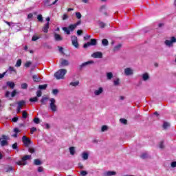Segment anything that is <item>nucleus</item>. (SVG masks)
I'll list each match as a JSON object with an SVG mask.
<instances>
[{
    "instance_id": "obj_1",
    "label": "nucleus",
    "mask_w": 176,
    "mask_h": 176,
    "mask_svg": "<svg viewBox=\"0 0 176 176\" xmlns=\"http://www.w3.org/2000/svg\"><path fill=\"white\" fill-rule=\"evenodd\" d=\"M65 74H67V69H60L54 74V76L58 80L64 79V76H65Z\"/></svg>"
},
{
    "instance_id": "obj_2",
    "label": "nucleus",
    "mask_w": 176,
    "mask_h": 176,
    "mask_svg": "<svg viewBox=\"0 0 176 176\" xmlns=\"http://www.w3.org/2000/svg\"><path fill=\"white\" fill-rule=\"evenodd\" d=\"M30 159H31V155H25L22 157V161H18L16 164L18 166H26L27 160H30Z\"/></svg>"
},
{
    "instance_id": "obj_3",
    "label": "nucleus",
    "mask_w": 176,
    "mask_h": 176,
    "mask_svg": "<svg viewBox=\"0 0 176 176\" xmlns=\"http://www.w3.org/2000/svg\"><path fill=\"white\" fill-rule=\"evenodd\" d=\"M50 107L52 112H57V105H56V99L51 98L50 100Z\"/></svg>"
},
{
    "instance_id": "obj_4",
    "label": "nucleus",
    "mask_w": 176,
    "mask_h": 176,
    "mask_svg": "<svg viewBox=\"0 0 176 176\" xmlns=\"http://www.w3.org/2000/svg\"><path fill=\"white\" fill-rule=\"evenodd\" d=\"M176 43V38L174 36H172L170 38V40H166L164 43L166 46H168L169 47H173V43Z\"/></svg>"
},
{
    "instance_id": "obj_5",
    "label": "nucleus",
    "mask_w": 176,
    "mask_h": 176,
    "mask_svg": "<svg viewBox=\"0 0 176 176\" xmlns=\"http://www.w3.org/2000/svg\"><path fill=\"white\" fill-rule=\"evenodd\" d=\"M97 45V40L96 38L91 39L90 42H87V43L84 44L83 47L86 49L89 47V46H94Z\"/></svg>"
},
{
    "instance_id": "obj_6",
    "label": "nucleus",
    "mask_w": 176,
    "mask_h": 176,
    "mask_svg": "<svg viewBox=\"0 0 176 176\" xmlns=\"http://www.w3.org/2000/svg\"><path fill=\"white\" fill-rule=\"evenodd\" d=\"M72 43L76 49H79V43H78V37L76 36H72Z\"/></svg>"
},
{
    "instance_id": "obj_7",
    "label": "nucleus",
    "mask_w": 176,
    "mask_h": 176,
    "mask_svg": "<svg viewBox=\"0 0 176 176\" xmlns=\"http://www.w3.org/2000/svg\"><path fill=\"white\" fill-rule=\"evenodd\" d=\"M22 141L26 148H28V146H30V144H31V139L24 135L22 137Z\"/></svg>"
},
{
    "instance_id": "obj_8",
    "label": "nucleus",
    "mask_w": 176,
    "mask_h": 176,
    "mask_svg": "<svg viewBox=\"0 0 176 176\" xmlns=\"http://www.w3.org/2000/svg\"><path fill=\"white\" fill-rule=\"evenodd\" d=\"M60 67H68V65H69V62L67 59L60 58Z\"/></svg>"
},
{
    "instance_id": "obj_9",
    "label": "nucleus",
    "mask_w": 176,
    "mask_h": 176,
    "mask_svg": "<svg viewBox=\"0 0 176 176\" xmlns=\"http://www.w3.org/2000/svg\"><path fill=\"white\" fill-rule=\"evenodd\" d=\"M133 70L131 67H127L124 69V74L126 76H130L133 75Z\"/></svg>"
},
{
    "instance_id": "obj_10",
    "label": "nucleus",
    "mask_w": 176,
    "mask_h": 176,
    "mask_svg": "<svg viewBox=\"0 0 176 176\" xmlns=\"http://www.w3.org/2000/svg\"><path fill=\"white\" fill-rule=\"evenodd\" d=\"M90 64H94V62L93 60H89L87 62H85L82 63L80 65V69H83L85 67H87V65H90Z\"/></svg>"
},
{
    "instance_id": "obj_11",
    "label": "nucleus",
    "mask_w": 176,
    "mask_h": 176,
    "mask_svg": "<svg viewBox=\"0 0 176 176\" xmlns=\"http://www.w3.org/2000/svg\"><path fill=\"white\" fill-rule=\"evenodd\" d=\"M91 57L94 58H102V54L100 52H96L91 54Z\"/></svg>"
},
{
    "instance_id": "obj_12",
    "label": "nucleus",
    "mask_w": 176,
    "mask_h": 176,
    "mask_svg": "<svg viewBox=\"0 0 176 176\" xmlns=\"http://www.w3.org/2000/svg\"><path fill=\"white\" fill-rule=\"evenodd\" d=\"M50 27V23H47L46 24L44 25L42 31H43V32H45V34H47V32H49V28Z\"/></svg>"
},
{
    "instance_id": "obj_13",
    "label": "nucleus",
    "mask_w": 176,
    "mask_h": 176,
    "mask_svg": "<svg viewBox=\"0 0 176 176\" xmlns=\"http://www.w3.org/2000/svg\"><path fill=\"white\" fill-rule=\"evenodd\" d=\"M102 93H104V88H102V87H99L98 89H96L94 91V94L96 96H100V95L102 94Z\"/></svg>"
},
{
    "instance_id": "obj_14",
    "label": "nucleus",
    "mask_w": 176,
    "mask_h": 176,
    "mask_svg": "<svg viewBox=\"0 0 176 176\" xmlns=\"http://www.w3.org/2000/svg\"><path fill=\"white\" fill-rule=\"evenodd\" d=\"M32 79L34 82H39L41 80H42V78L39 77L38 74H34L32 76Z\"/></svg>"
},
{
    "instance_id": "obj_15",
    "label": "nucleus",
    "mask_w": 176,
    "mask_h": 176,
    "mask_svg": "<svg viewBox=\"0 0 176 176\" xmlns=\"http://www.w3.org/2000/svg\"><path fill=\"white\" fill-rule=\"evenodd\" d=\"M54 37L56 42H60V41H63V37H61V36L57 33L54 34Z\"/></svg>"
},
{
    "instance_id": "obj_16",
    "label": "nucleus",
    "mask_w": 176,
    "mask_h": 176,
    "mask_svg": "<svg viewBox=\"0 0 176 176\" xmlns=\"http://www.w3.org/2000/svg\"><path fill=\"white\" fill-rule=\"evenodd\" d=\"M104 176H112V175H116V172L115 171H106L103 173Z\"/></svg>"
},
{
    "instance_id": "obj_17",
    "label": "nucleus",
    "mask_w": 176,
    "mask_h": 176,
    "mask_svg": "<svg viewBox=\"0 0 176 176\" xmlns=\"http://www.w3.org/2000/svg\"><path fill=\"white\" fill-rule=\"evenodd\" d=\"M142 78L144 82H146V80H149V74L148 73H144L142 75Z\"/></svg>"
},
{
    "instance_id": "obj_18",
    "label": "nucleus",
    "mask_w": 176,
    "mask_h": 176,
    "mask_svg": "<svg viewBox=\"0 0 176 176\" xmlns=\"http://www.w3.org/2000/svg\"><path fill=\"white\" fill-rule=\"evenodd\" d=\"M26 102L25 100H21L19 102H17V107L19 108H23V107H24V105H25Z\"/></svg>"
},
{
    "instance_id": "obj_19",
    "label": "nucleus",
    "mask_w": 176,
    "mask_h": 176,
    "mask_svg": "<svg viewBox=\"0 0 176 176\" xmlns=\"http://www.w3.org/2000/svg\"><path fill=\"white\" fill-rule=\"evenodd\" d=\"M45 6H52V0H43Z\"/></svg>"
},
{
    "instance_id": "obj_20",
    "label": "nucleus",
    "mask_w": 176,
    "mask_h": 176,
    "mask_svg": "<svg viewBox=\"0 0 176 176\" xmlns=\"http://www.w3.org/2000/svg\"><path fill=\"white\" fill-rule=\"evenodd\" d=\"M47 100H49L48 97H43L40 100V102H41L43 105H46V102L47 101Z\"/></svg>"
},
{
    "instance_id": "obj_21",
    "label": "nucleus",
    "mask_w": 176,
    "mask_h": 176,
    "mask_svg": "<svg viewBox=\"0 0 176 176\" xmlns=\"http://www.w3.org/2000/svg\"><path fill=\"white\" fill-rule=\"evenodd\" d=\"M106 76H107L108 80H111V79H112V78H113V74H112V72H107L106 74Z\"/></svg>"
},
{
    "instance_id": "obj_22",
    "label": "nucleus",
    "mask_w": 176,
    "mask_h": 176,
    "mask_svg": "<svg viewBox=\"0 0 176 176\" xmlns=\"http://www.w3.org/2000/svg\"><path fill=\"white\" fill-rule=\"evenodd\" d=\"M82 157L83 160H87L89 159V153L84 152L82 153Z\"/></svg>"
},
{
    "instance_id": "obj_23",
    "label": "nucleus",
    "mask_w": 176,
    "mask_h": 176,
    "mask_svg": "<svg viewBox=\"0 0 176 176\" xmlns=\"http://www.w3.org/2000/svg\"><path fill=\"white\" fill-rule=\"evenodd\" d=\"M7 86L10 87V89H14L15 85H14V82L8 81L7 82Z\"/></svg>"
},
{
    "instance_id": "obj_24",
    "label": "nucleus",
    "mask_w": 176,
    "mask_h": 176,
    "mask_svg": "<svg viewBox=\"0 0 176 176\" xmlns=\"http://www.w3.org/2000/svg\"><path fill=\"white\" fill-rule=\"evenodd\" d=\"M121 48H122V44H118L114 47L113 52H118L120 50Z\"/></svg>"
},
{
    "instance_id": "obj_25",
    "label": "nucleus",
    "mask_w": 176,
    "mask_h": 176,
    "mask_svg": "<svg viewBox=\"0 0 176 176\" xmlns=\"http://www.w3.org/2000/svg\"><path fill=\"white\" fill-rule=\"evenodd\" d=\"M113 85L114 86H119V85H120V79L117 78L116 80H114Z\"/></svg>"
},
{
    "instance_id": "obj_26",
    "label": "nucleus",
    "mask_w": 176,
    "mask_h": 176,
    "mask_svg": "<svg viewBox=\"0 0 176 176\" xmlns=\"http://www.w3.org/2000/svg\"><path fill=\"white\" fill-rule=\"evenodd\" d=\"M70 86H74V87H76V86H79V80H76L75 82H71Z\"/></svg>"
},
{
    "instance_id": "obj_27",
    "label": "nucleus",
    "mask_w": 176,
    "mask_h": 176,
    "mask_svg": "<svg viewBox=\"0 0 176 176\" xmlns=\"http://www.w3.org/2000/svg\"><path fill=\"white\" fill-rule=\"evenodd\" d=\"M63 30L65 32H66V34H67V35H70V34H71V30H69V29H68V28H67V27H63Z\"/></svg>"
},
{
    "instance_id": "obj_28",
    "label": "nucleus",
    "mask_w": 176,
    "mask_h": 176,
    "mask_svg": "<svg viewBox=\"0 0 176 176\" xmlns=\"http://www.w3.org/2000/svg\"><path fill=\"white\" fill-rule=\"evenodd\" d=\"M102 45L103 46H108V45H109V43L108 42V40L107 38H104L102 41Z\"/></svg>"
},
{
    "instance_id": "obj_29",
    "label": "nucleus",
    "mask_w": 176,
    "mask_h": 176,
    "mask_svg": "<svg viewBox=\"0 0 176 176\" xmlns=\"http://www.w3.org/2000/svg\"><path fill=\"white\" fill-rule=\"evenodd\" d=\"M75 28H76V25H75V24H72V25H69V27H68V29L70 31H74V30H75Z\"/></svg>"
},
{
    "instance_id": "obj_30",
    "label": "nucleus",
    "mask_w": 176,
    "mask_h": 176,
    "mask_svg": "<svg viewBox=\"0 0 176 176\" xmlns=\"http://www.w3.org/2000/svg\"><path fill=\"white\" fill-rule=\"evenodd\" d=\"M141 159H148L149 157V155L146 153H144L140 155Z\"/></svg>"
},
{
    "instance_id": "obj_31",
    "label": "nucleus",
    "mask_w": 176,
    "mask_h": 176,
    "mask_svg": "<svg viewBox=\"0 0 176 176\" xmlns=\"http://www.w3.org/2000/svg\"><path fill=\"white\" fill-rule=\"evenodd\" d=\"M34 164L35 166H41V164H42V162H41L39 159H36L34 160Z\"/></svg>"
},
{
    "instance_id": "obj_32",
    "label": "nucleus",
    "mask_w": 176,
    "mask_h": 176,
    "mask_svg": "<svg viewBox=\"0 0 176 176\" xmlns=\"http://www.w3.org/2000/svg\"><path fill=\"white\" fill-rule=\"evenodd\" d=\"M47 88V85L45 84L43 85H39L38 86V89L40 90H46V89Z\"/></svg>"
},
{
    "instance_id": "obj_33",
    "label": "nucleus",
    "mask_w": 176,
    "mask_h": 176,
    "mask_svg": "<svg viewBox=\"0 0 176 176\" xmlns=\"http://www.w3.org/2000/svg\"><path fill=\"white\" fill-rule=\"evenodd\" d=\"M69 152L72 156L75 155V147H69Z\"/></svg>"
},
{
    "instance_id": "obj_34",
    "label": "nucleus",
    "mask_w": 176,
    "mask_h": 176,
    "mask_svg": "<svg viewBox=\"0 0 176 176\" xmlns=\"http://www.w3.org/2000/svg\"><path fill=\"white\" fill-rule=\"evenodd\" d=\"M6 173H10V171L13 170V167L12 166H8L5 168Z\"/></svg>"
},
{
    "instance_id": "obj_35",
    "label": "nucleus",
    "mask_w": 176,
    "mask_h": 176,
    "mask_svg": "<svg viewBox=\"0 0 176 176\" xmlns=\"http://www.w3.org/2000/svg\"><path fill=\"white\" fill-rule=\"evenodd\" d=\"M8 145V142L6 140H2L1 142V146H6Z\"/></svg>"
},
{
    "instance_id": "obj_36",
    "label": "nucleus",
    "mask_w": 176,
    "mask_h": 176,
    "mask_svg": "<svg viewBox=\"0 0 176 176\" xmlns=\"http://www.w3.org/2000/svg\"><path fill=\"white\" fill-rule=\"evenodd\" d=\"M159 148L160 149H164V141H161L159 144Z\"/></svg>"
},
{
    "instance_id": "obj_37",
    "label": "nucleus",
    "mask_w": 176,
    "mask_h": 176,
    "mask_svg": "<svg viewBox=\"0 0 176 176\" xmlns=\"http://www.w3.org/2000/svg\"><path fill=\"white\" fill-rule=\"evenodd\" d=\"M27 116H28V113L25 111H22V117L23 119H27Z\"/></svg>"
},
{
    "instance_id": "obj_38",
    "label": "nucleus",
    "mask_w": 176,
    "mask_h": 176,
    "mask_svg": "<svg viewBox=\"0 0 176 176\" xmlns=\"http://www.w3.org/2000/svg\"><path fill=\"white\" fill-rule=\"evenodd\" d=\"M168 127H170V124L168 122H164L163 124V128L166 130V129H168Z\"/></svg>"
},
{
    "instance_id": "obj_39",
    "label": "nucleus",
    "mask_w": 176,
    "mask_h": 176,
    "mask_svg": "<svg viewBox=\"0 0 176 176\" xmlns=\"http://www.w3.org/2000/svg\"><path fill=\"white\" fill-rule=\"evenodd\" d=\"M21 88L27 89H28V85L27 83H23L21 85Z\"/></svg>"
},
{
    "instance_id": "obj_40",
    "label": "nucleus",
    "mask_w": 176,
    "mask_h": 176,
    "mask_svg": "<svg viewBox=\"0 0 176 176\" xmlns=\"http://www.w3.org/2000/svg\"><path fill=\"white\" fill-rule=\"evenodd\" d=\"M15 67H21V59H19L17 61H16V63L15 65Z\"/></svg>"
},
{
    "instance_id": "obj_41",
    "label": "nucleus",
    "mask_w": 176,
    "mask_h": 176,
    "mask_svg": "<svg viewBox=\"0 0 176 176\" xmlns=\"http://www.w3.org/2000/svg\"><path fill=\"white\" fill-rule=\"evenodd\" d=\"M38 97L31 98L30 99V102H36L38 101Z\"/></svg>"
},
{
    "instance_id": "obj_42",
    "label": "nucleus",
    "mask_w": 176,
    "mask_h": 176,
    "mask_svg": "<svg viewBox=\"0 0 176 176\" xmlns=\"http://www.w3.org/2000/svg\"><path fill=\"white\" fill-rule=\"evenodd\" d=\"M37 19H38V21L42 23V21H43V16H42V14H38L37 16Z\"/></svg>"
},
{
    "instance_id": "obj_43",
    "label": "nucleus",
    "mask_w": 176,
    "mask_h": 176,
    "mask_svg": "<svg viewBox=\"0 0 176 176\" xmlns=\"http://www.w3.org/2000/svg\"><path fill=\"white\" fill-rule=\"evenodd\" d=\"M32 63L31 61H28L25 63V67L26 68H29V67H31Z\"/></svg>"
},
{
    "instance_id": "obj_44",
    "label": "nucleus",
    "mask_w": 176,
    "mask_h": 176,
    "mask_svg": "<svg viewBox=\"0 0 176 176\" xmlns=\"http://www.w3.org/2000/svg\"><path fill=\"white\" fill-rule=\"evenodd\" d=\"M120 122L122 123V124H127V120L124 118L120 119Z\"/></svg>"
},
{
    "instance_id": "obj_45",
    "label": "nucleus",
    "mask_w": 176,
    "mask_h": 176,
    "mask_svg": "<svg viewBox=\"0 0 176 176\" xmlns=\"http://www.w3.org/2000/svg\"><path fill=\"white\" fill-rule=\"evenodd\" d=\"M38 39H39V36H38L36 35L33 36L32 38V41L33 42H35L36 41H38Z\"/></svg>"
},
{
    "instance_id": "obj_46",
    "label": "nucleus",
    "mask_w": 176,
    "mask_h": 176,
    "mask_svg": "<svg viewBox=\"0 0 176 176\" xmlns=\"http://www.w3.org/2000/svg\"><path fill=\"white\" fill-rule=\"evenodd\" d=\"M4 23H6V24H8V25H9V27H10V25H15L16 23H13V22H8L7 21H4Z\"/></svg>"
},
{
    "instance_id": "obj_47",
    "label": "nucleus",
    "mask_w": 176,
    "mask_h": 176,
    "mask_svg": "<svg viewBox=\"0 0 176 176\" xmlns=\"http://www.w3.org/2000/svg\"><path fill=\"white\" fill-rule=\"evenodd\" d=\"M107 130H108V126L107 125H104L102 126V132L104 133V131H107Z\"/></svg>"
},
{
    "instance_id": "obj_48",
    "label": "nucleus",
    "mask_w": 176,
    "mask_h": 176,
    "mask_svg": "<svg viewBox=\"0 0 176 176\" xmlns=\"http://www.w3.org/2000/svg\"><path fill=\"white\" fill-rule=\"evenodd\" d=\"M34 122L36 123V124H39V123H41V120H39L38 118H35L34 119Z\"/></svg>"
},
{
    "instance_id": "obj_49",
    "label": "nucleus",
    "mask_w": 176,
    "mask_h": 176,
    "mask_svg": "<svg viewBox=\"0 0 176 176\" xmlns=\"http://www.w3.org/2000/svg\"><path fill=\"white\" fill-rule=\"evenodd\" d=\"M106 24L104 22H99V26L100 28H105Z\"/></svg>"
},
{
    "instance_id": "obj_50",
    "label": "nucleus",
    "mask_w": 176,
    "mask_h": 176,
    "mask_svg": "<svg viewBox=\"0 0 176 176\" xmlns=\"http://www.w3.org/2000/svg\"><path fill=\"white\" fill-rule=\"evenodd\" d=\"M52 94H54V96H57L58 94V89H53Z\"/></svg>"
},
{
    "instance_id": "obj_51",
    "label": "nucleus",
    "mask_w": 176,
    "mask_h": 176,
    "mask_svg": "<svg viewBox=\"0 0 176 176\" xmlns=\"http://www.w3.org/2000/svg\"><path fill=\"white\" fill-rule=\"evenodd\" d=\"M76 17L77 19H82V14H80V12H76Z\"/></svg>"
},
{
    "instance_id": "obj_52",
    "label": "nucleus",
    "mask_w": 176,
    "mask_h": 176,
    "mask_svg": "<svg viewBox=\"0 0 176 176\" xmlns=\"http://www.w3.org/2000/svg\"><path fill=\"white\" fill-rule=\"evenodd\" d=\"M8 71H10V72H14V74H16V69H14V67H10Z\"/></svg>"
},
{
    "instance_id": "obj_53",
    "label": "nucleus",
    "mask_w": 176,
    "mask_h": 176,
    "mask_svg": "<svg viewBox=\"0 0 176 176\" xmlns=\"http://www.w3.org/2000/svg\"><path fill=\"white\" fill-rule=\"evenodd\" d=\"M28 151L30 153H35V148H32V147H30L28 148Z\"/></svg>"
},
{
    "instance_id": "obj_54",
    "label": "nucleus",
    "mask_w": 176,
    "mask_h": 176,
    "mask_svg": "<svg viewBox=\"0 0 176 176\" xmlns=\"http://www.w3.org/2000/svg\"><path fill=\"white\" fill-rule=\"evenodd\" d=\"M36 96H37V97H42V91H41V90L37 91Z\"/></svg>"
},
{
    "instance_id": "obj_55",
    "label": "nucleus",
    "mask_w": 176,
    "mask_h": 176,
    "mask_svg": "<svg viewBox=\"0 0 176 176\" xmlns=\"http://www.w3.org/2000/svg\"><path fill=\"white\" fill-rule=\"evenodd\" d=\"M16 94H17V91H16V89H14V90L12 91V92L11 93V97H16Z\"/></svg>"
},
{
    "instance_id": "obj_56",
    "label": "nucleus",
    "mask_w": 176,
    "mask_h": 176,
    "mask_svg": "<svg viewBox=\"0 0 176 176\" xmlns=\"http://www.w3.org/2000/svg\"><path fill=\"white\" fill-rule=\"evenodd\" d=\"M81 175L82 176H85V175H87V171L86 170H82L81 173H80Z\"/></svg>"
},
{
    "instance_id": "obj_57",
    "label": "nucleus",
    "mask_w": 176,
    "mask_h": 176,
    "mask_svg": "<svg viewBox=\"0 0 176 176\" xmlns=\"http://www.w3.org/2000/svg\"><path fill=\"white\" fill-rule=\"evenodd\" d=\"M30 131H31V134H34V133H35V131H36V128L32 127V128L30 129Z\"/></svg>"
},
{
    "instance_id": "obj_58",
    "label": "nucleus",
    "mask_w": 176,
    "mask_h": 176,
    "mask_svg": "<svg viewBox=\"0 0 176 176\" xmlns=\"http://www.w3.org/2000/svg\"><path fill=\"white\" fill-rule=\"evenodd\" d=\"M1 137H2L3 140H5V141H6V140H9V136H8V135H2Z\"/></svg>"
},
{
    "instance_id": "obj_59",
    "label": "nucleus",
    "mask_w": 176,
    "mask_h": 176,
    "mask_svg": "<svg viewBox=\"0 0 176 176\" xmlns=\"http://www.w3.org/2000/svg\"><path fill=\"white\" fill-rule=\"evenodd\" d=\"M6 97L7 98H9V97H10V91H7L6 92Z\"/></svg>"
},
{
    "instance_id": "obj_60",
    "label": "nucleus",
    "mask_w": 176,
    "mask_h": 176,
    "mask_svg": "<svg viewBox=\"0 0 176 176\" xmlns=\"http://www.w3.org/2000/svg\"><path fill=\"white\" fill-rule=\"evenodd\" d=\"M82 34H83V31L82 30H78L77 31V35L80 36Z\"/></svg>"
},
{
    "instance_id": "obj_61",
    "label": "nucleus",
    "mask_w": 176,
    "mask_h": 176,
    "mask_svg": "<svg viewBox=\"0 0 176 176\" xmlns=\"http://www.w3.org/2000/svg\"><path fill=\"white\" fill-rule=\"evenodd\" d=\"M12 149H17V143H14L12 145Z\"/></svg>"
},
{
    "instance_id": "obj_62",
    "label": "nucleus",
    "mask_w": 176,
    "mask_h": 176,
    "mask_svg": "<svg viewBox=\"0 0 176 176\" xmlns=\"http://www.w3.org/2000/svg\"><path fill=\"white\" fill-rule=\"evenodd\" d=\"M12 122H14V123H16L17 122V120H19V118L17 117H14L12 119Z\"/></svg>"
},
{
    "instance_id": "obj_63",
    "label": "nucleus",
    "mask_w": 176,
    "mask_h": 176,
    "mask_svg": "<svg viewBox=\"0 0 176 176\" xmlns=\"http://www.w3.org/2000/svg\"><path fill=\"white\" fill-rule=\"evenodd\" d=\"M170 166H171V167H173V168H175V166H176V162H173L170 164Z\"/></svg>"
},
{
    "instance_id": "obj_64",
    "label": "nucleus",
    "mask_w": 176,
    "mask_h": 176,
    "mask_svg": "<svg viewBox=\"0 0 176 176\" xmlns=\"http://www.w3.org/2000/svg\"><path fill=\"white\" fill-rule=\"evenodd\" d=\"M32 17H34V14H32V13H30V14L28 15V19H32Z\"/></svg>"
}]
</instances>
